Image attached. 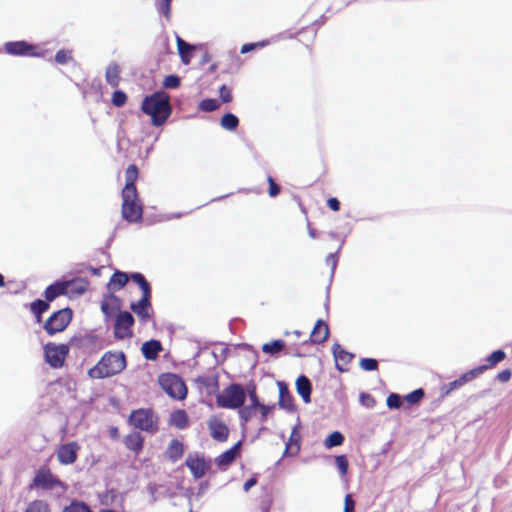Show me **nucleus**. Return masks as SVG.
I'll use <instances>...</instances> for the list:
<instances>
[{"label":"nucleus","instance_id":"obj_1","mask_svg":"<svg viewBox=\"0 0 512 512\" xmlns=\"http://www.w3.org/2000/svg\"><path fill=\"white\" fill-rule=\"evenodd\" d=\"M127 366L124 352L107 351L96 365L88 370L91 379L110 378L120 374Z\"/></svg>","mask_w":512,"mask_h":512},{"label":"nucleus","instance_id":"obj_2","mask_svg":"<svg viewBox=\"0 0 512 512\" xmlns=\"http://www.w3.org/2000/svg\"><path fill=\"white\" fill-rule=\"evenodd\" d=\"M142 111L150 115L154 126H161L171 114L169 97L164 92H156L144 98Z\"/></svg>","mask_w":512,"mask_h":512},{"label":"nucleus","instance_id":"obj_3","mask_svg":"<svg viewBox=\"0 0 512 512\" xmlns=\"http://www.w3.org/2000/svg\"><path fill=\"white\" fill-rule=\"evenodd\" d=\"M246 400V392L240 384H231L223 394L217 396L219 407L228 409H239Z\"/></svg>","mask_w":512,"mask_h":512},{"label":"nucleus","instance_id":"obj_4","mask_svg":"<svg viewBox=\"0 0 512 512\" xmlns=\"http://www.w3.org/2000/svg\"><path fill=\"white\" fill-rule=\"evenodd\" d=\"M129 423L136 429L154 434L158 431V418L150 409H138L132 411Z\"/></svg>","mask_w":512,"mask_h":512},{"label":"nucleus","instance_id":"obj_5","mask_svg":"<svg viewBox=\"0 0 512 512\" xmlns=\"http://www.w3.org/2000/svg\"><path fill=\"white\" fill-rule=\"evenodd\" d=\"M161 388L173 399L183 400L187 395V387L176 374L166 373L159 377Z\"/></svg>","mask_w":512,"mask_h":512},{"label":"nucleus","instance_id":"obj_6","mask_svg":"<svg viewBox=\"0 0 512 512\" xmlns=\"http://www.w3.org/2000/svg\"><path fill=\"white\" fill-rule=\"evenodd\" d=\"M72 319V310L64 308L54 312L45 322L44 329L48 335L53 336L62 332L68 326Z\"/></svg>","mask_w":512,"mask_h":512},{"label":"nucleus","instance_id":"obj_7","mask_svg":"<svg viewBox=\"0 0 512 512\" xmlns=\"http://www.w3.org/2000/svg\"><path fill=\"white\" fill-rule=\"evenodd\" d=\"M122 216L129 222H138L142 219V206L138 203V193L122 194Z\"/></svg>","mask_w":512,"mask_h":512},{"label":"nucleus","instance_id":"obj_8","mask_svg":"<svg viewBox=\"0 0 512 512\" xmlns=\"http://www.w3.org/2000/svg\"><path fill=\"white\" fill-rule=\"evenodd\" d=\"M33 487H39L43 490H55L57 488H60L62 491L66 490L65 484L49 470L45 469H40L36 473L33 483L30 485V489Z\"/></svg>","mask_w":512,"mask_h":512},{"label":"nucleus","instance_id":"obj_9","mask_svg":"<svg viewBox=\"0 0 512 512\" xmlns=\"http://www.w3.org/2000/svg\"><path fill=\"white\" fill-rule=\"evenodd\" d=\"M68 353L69 347L65 344L48 343L44 346L45 359L53 368L62 367Z\"/></svg>","mask_w":512,"mask_h":512},{"label":"nucleus","instance_id":"obj_10","mask_svg":"<svg viewBox=\"0 0 512 512\" xmlns=\"http://www.w3.org/2000/svg\"><path fill=\"white\" fill-rule=\"evenodd\" d=\"M134 324V318L132 314L128 311L119 312L115 325H114V334L118 339H124L126 337H130L132 335L131 327Z\"/></svg>","mask_w":512,"mask_h":512},{"label":"nucleus","instance_id":"obj_11","mask_svg":"<svg viewBox=\"0 0 512 512\" xmlns=\"http://www.w3.org/2000/svg\"><path fill=\"white\" fill-rule=\"evenodd\" d=\"M185 465L196 479L202 478L210 468V464L205 460L204 456L197 453L189 454L186 458Z\"/></svg>","mask_w":512,"mask_h":512},{"label":"nucleus","instance_id":"obj_12","mask_svg":"<svg viewBox=\"0 0 512 512\" xmlns=\"http://www.w3.org/2000/svg\"><path fill=\"white\" fill-rule=\"evenodd\" d=\"M80 445L76 441L65 443L59 446L56 455L60 464L70 465L77 460Z\"/></svg>","mask_w":512,"mask_h":512},{"label":"nucleus","instance_id":"obj_13","mask_svg":"<svg viewBox=\"0 0 512 512\" xmlns=\"http://www.w3.org/2000/svg\"><path fill=\"white\" fill-rule=\"evenodd\" d=\"M151 297L152 294H142L137 302H132L130 309L140 318L143 323H147L151 319Z\"/></svg>","mask_w":512,"mask_h":512},{"label":"nucleus","instance_id":"obj_14","mask_svg":"<svg viewBox=\"0 0 512 512\" xmlns=\"http://www.w3.org/2000/svg\"><path fill=\"white\" fill-rule=\"evenodd\" d=\"M65 295L70 298H76L83 295L88 288V281L84 278H74L63 281Z\"/></svg>","mask_w":512,"mask_h":512},{"label":"nucleus","instance_id":"obj_15","mask_svg":"<svg viewBox=\"0 0 512 512\" xmlns=\"http://www.w3.org/2000/svg\"><path fill=\"white\" fill-rule=\"evenodd\" d=\"M4 50L9 55L15 56H34V46L25 41L6 42Z\"/></svg>","mask_w":512,"mask_h":512},{"label":"nucleus","instance_id":"obj_16","mask_svg":"<svg viewBox=\"0 0 512 512\" xmlns=\"http://www.w3.org/2000/svg\"><path fill=\"white\" fill-rule=\"evenodd\" d=\"M481 368H473L466 373L462 374L458 379L450 382L448 385L442 387V393L444 395H448L453 390L458 389L468 383L469 381L475 379L481 374Z\"/></svg>","mask_w":512,"mask_h":512},{"label":"nucleus","instance_id":"obj_17","mask_svg":"<svg viewBox=\"0 0 512 512\" xmlns=\"http://www.w3.org/2000/svg\"><path fill=\"white\" fill-rule=\"evenodd\" d=\"M240 447H241V441H238L233 447L226 450L222 454H220L215 459V464L221 468L225 469L227 466H229L232 462L235 461L236 457L240 453Z\"/></svg>","mask_w":512,"mask_h":512},{"label":"nucleus","instance_id":"obj_18","mask_svg":"<svg viewBox=\"0 0 512 512\" xmlns=\"http://www.w3.org/2000/svg\"><path fill=\"white\" fill-rule=\"evenodd\" d=\"M279 387V406L280 408L288 411H296L293 396L290 394L287 385L284 382H278Z\"/></svg>","mask_w":512,"mask_h":512},{"label":"nucleus","instance_id":"obj_19","mask_svg":"<svg viewBox=\"0 0 512 512\" xmlns=\"http://www.w3.org/2000/svg\"><path fill=\"white\" fill-rule=\"evenodd\" d=\"M137 178H138L137 166L134 164L129 165L125 172L126 184L122 190V194H128V197H130L132 193H137V189L135 186V182H136Z\"/></svg>","mask_w":512,"mask_h":512},{"label":"nucleus","instance_id":"obj_20","mask_svg":"<svg viewBox=\"0 0 512 512\" xmlns=\"http://www.w3.org/2000/svg\"><path fill=\"white\" fill-rule=\"evenodd\" d=\"M332 352L335 358L336 362V368L339 371H344L345 369L342 367L341 363L344 365L349 364L352 359L354 358V355L342 348V346L338 343L334 344L332 346Z\"/></svg>","mask_w":512,"mask_h":512},{"label":"nucleus","instance_id":"obj_21","mask_svg":"<svg viewBox=\"0 0 512 512\" xmlns=\"http://www.w3.org/2000/svg\"><path fill=\"white\" fill-rule=\"evenodd\" d=\"M329 336L328 325L319 319L311 332L310 339L312 343L320 344L327 340Z\"/></svg>","mask_w":512,"mask_h":512},{"label":"nucleus","instance_id":"obj_22","mask_svg":"<svg viewBox=\"0 0 512 512\" xmlns=\"http://www.w3.org/2000/svg\"><path fill=\"white\" fill-rule=\"evenodd\" d=\"M296 390L305 403L311 402L312 385L307 376L301 375L297 378Z\"/></svg>","mask_w":512,"mask_h":512},{"label":"nucleus","instance_id":"obj_23","mask_svg":"<svg viewBox=\"0 0 512 512\" xmlns=\"http://www.w3.org/2000/svg\"><path fill=\"white\" fill-rule=\"evenodd\" d=\"M210 434L213 439L223 442L229 435L228 427L221 421H212L209 423Z\"/></svg>","mask_w":512,"mask_h":512},{"label":"nucleus","instance_id":"obj_24","mask_svg":"<svg viewBox=\"0 0 512 512\" xmlns=\"http://www.w3.org/2000/svg\"><path fill=\"white\" fill-rule=\"evenodd\" d=\"M184 453V445L178 439H172L165 451V456L172 462L179 460Z\"/></svg>","mask_w":512,"mask_h":512},{"label":"nucleus","instance_id":"obj_25","mask_svg":"<svg viewBox=\"0 0 512 512\" xmlns=\"http://www.w3.org/2000/svg\"><path fill=\"white\" fill-rule=\"evenodd\" d=\"M162 350L161 343L158 340H150L143 343L141 351L147 360H155Z\"/></svg>","mask_w":512,"mask_h":512},{"label":"nucleus","instance_id":"obj_26","mask_svg":"<svg viewBox=\"0 0 512 512\" xmlns=\"http://www.w3.org/2000/svg\"><path fill=\"white\" fill-rule=\"evenodd\" d=\"M169 423L178 429H185L189 424L188 415L184 410H176L171 413Z\"/></svg>","mask_w":512,"mask_h":512},{"label":"nucleus","instance_id":"obj_27","mask_svg":"<svg viewBox=\"0 0 512 512\" xmlns=\"http://www.w3.org/2000/svg\"><path fill=\"white\" fill-rule=\"evenodd\" d=\"M61 295H65L63 281H56L55 283L49 285L44 292L45 299L48 302L55 300Z\"/></svg>","mask_w":512,"mask_h":512},{"label":"nucleus","instance_id":"obj_28","mask_svg":"<svg viewBox=\"0 0 512 512\" xmlns=\"http://www.w3.org/2000/svg\"><path fill=\"white\" fill-rule=\"evenodd\" d=\"M144 438L138 432L129 434L125 438V445L129 450H132L136 453L142 450L143 448Z\"/></svg>","mask_w":512,"mask_h":512},{"label":"nucleus","instance_id":"obj_29","mask_svg":"<svg viewBox=\"0 0 512 512\" xmlns=\"http://www.w3.org/2000/svg\"><path fill=\"white\" fill-rule=\"evenodd\" d=\"M128 280L129 276L127 273L116 271L111 276L108 286L113 290L121 289L127 284Z\"/></svg>","mask_w":512,"mask_h":512},{"label":"nucleus","instance_id":"obj_30","mask_svg":"<svg viewBox=\"0 0 512 512\" xmlns=\"http://www.w3.org/2000/svg\"><path fill=\"white\" fill-rule=\"evenodd\" d=\"M120 68L116 63H110L106 69L105 77L108 84L112 87H116L119 84Z\"/></svg>","mask_w":512,"mask_h":512},{"label":"nucleus","instance_id":"obj_31","mask_svg":"<svg viewBox=\"0 0 512 512\" xmlns=\"http://www.w3.org/2000/svg\"><path fill=\"white\" fill-rule=\"evenodd\" d=\"M505 356L506 355L502 350H496L487 357V359H486L487 364L477 366L476 368H481L482 369L481 374H482L484 371L488 370L489 368L494 367L496 364H498L499 362L504 360Z\"/></svg>","mask_w":512,"mask_h":512},{"label":"nucleus","instance_id":"obj_32","mask_svg":"<svg viewBox=\"0 0 512 512\" xmlns=\"http://www.w3.org/2000/svg\"><path fill=\"white\" fill-rule=\"evenodd\" d=\"M259 410V406H254V404L244 405L239 408V417L243 423H247L251 420Z\"/></svg>","mask_w":512,"mask_h":512},{"label":"nucleus","instance_id":"obj_33","mask_svg":"<svg viewBox=\"0 0 512 512\" xmlns=\"http://www.w3.org/2000/svg\"><path fill=\"white\" fill-rule=\"evenodd\" d=\"M49 309L48 301L37 299L30 304L31 312L36 316L37 321L41 320V315Z\"/></svg>","mask_w":512,"mask_h":512},{"label":"nucleus","instance_id":"obj_34","mask_svg":"<svg viewBox=\"0 0 512 512\" xmlns=\"http://www.w3.org/2000/svg\"><path fill=\"white\" fill-rule=\"evenodd\" d=\"M129 279L133 280L136 284L139 285L142 294H152L151 286L143 274L134 272L129 276Z\"/></svg>","mask_w":512,"mask_h":512},{"label":"nucleus","instance_id":"obj_35","mask_svg":"<svg viewBox=\"0 0 512 512\" xmlns=\"http://www.w3.org/2000/svg\"><path fill=\"white\" fill-rule=\"evenodd\" d=\"M178 52L181 56L182 61L187 64L189 63V54L193 50V46L184 41L182 38L177 37Z\"/></svg>","mask_w":512,"mask_h":512},{"label":"nucleus","instance_id":"obj_36","mask_svg":"<svg viewBox=\"0 0 512 512\" xmlns=\"http://www.w3.org/2000/svg\"><path fill=\"white\" fill-rule=\"evenodd\" d=\"M285 347V342L283 340H274L270 343H265L262 346V351L266 354L275 355L281 352Z\"/></svg>","mask_w":512,"mask_h":512},{"label":"nucleus","instance_id":"obj_37","mask_svg":"<svg viewBox=\"0 0 512 512\" xmlns=\"http://www.w3.org/2000/svg\"><path fill=\"white\" fill-rule=\"evenodd\" d=\"M239 124L238 118L232 113H226L221 119V126L227 130H235Z\"/></svg>","mask_w":512,"mask_h":512},{"label":"nucleus","instance_id":"obj_38","mask_svg":"<svg viewBox=\"0 0 512 512\" xmlns=\"http://www.w3.org/2000/svg\"><path fill=\"white\" fill-rule=\"evenodd\" d=\"M343 441L344 436L340 432L335 431L325 439L324 445L326 448H332L341 445Z\"/></svg>","mask_w":512,"mask_h":512},{"label":"nucleus","instance_id":"obj_39","mask_svg":"<svg viewBox=\"0 0 512 512\" xmlns=\"http://www.w3.org/2000/svg\"><path fill=\"white\" fill-rule=\"evenodd\" d=\"M63 512H92V510L86 503L74 500L63 509Z\"/></svg>","mask_w":512,"mask_h":512},{"label":"nucleus","instance_id":"obj_40","mask_svg":"<svg viewBox=\"0 0 512 512\" xmlns=\"http://www.w3.org/2000/svg\"><path fill=\"white\" fill-rule=\"evenodd\" d=\"M25 512H49V505L43 500H34L28 505Z\"/></svg>","mask_w":512,"mask_h":512},{"label":"nucleus","instance_id":"obj_41","mask_svg":"<svg viewBox=\"0 0 512 512\" xmlns=\"http://www.w3.org/2000/svg\"><path fill=\"white\" fill-rule=\"evenodd\" d=\"M335 463L337 466V469L342 477H344L348 472V459L346 455H338L335 457Z\"/></svg>","mask_w":512,"mask_h":512},{"label":"nucleus","instance_id":"obj_42","mask_svg":"<svg viewBox=\"0 0 512 512\" xmlns=\"http://www.w3.org/2000/svg\"><path fill=\"white\" fill-rule=\"evenodd\" d=\"M300 450V445L298 441L294 439V433L292 434L290 441L286 444V448L283 456H293L298 454Z\"/></svg>","mask_w":512,"mask_h":512},{"label":"nucleus","instance_id":"obj_43","mask_svg":"<svg viewBox=\"0 0 512 512\" xmlns=\"http://www.w3.org/2000/svg\"><path fill=\"white\" fill-rule=\"evenodd\" d=\"M220 106L217 99H204L200 102L199 108L205 112H213Z\"/></svg>","mask_w":512,"mask_h":512},{"label":"nucleus","instance_id":"obj_44","mask_svg":"<svg viewBox=\"0 0 512 512\" xmlns=\"http://www.w3.org/2000/svg\"><path fill=\"white\" fill-rule=\"evenodd\" d=\"M111 101L115 107H122L127 101V95L123 91L117 90L113 93Z\"/></svg>","mask_w":512,"mask_h":512},{"label":"nucleus","instance_id":"obj_45","mask_svg":"<svg viewBox=\"0 0 512 512\" xmlns=\"http://www.w3.org/2000/svg\"><path fill=\"white\" fill-rule=\"evenodd\" d=\"M424 397L423 389L419 388L405 396V400L410 404L418 403Z\"/></svg>","mask_w":512,"mask_h":512},{"label":"nucleus","instance_id":"obj_46","mask_svg":"<svg viewBox=\"0 0 512 512\" xmlns=\"http://www.w3.org/2000/svg\"><path fill=\"white\" fill-rule=\"evenodd\" d=\"M360 367L365 371H374L378 368V362L373 358H362Z\"/></svg>","mask_w":512,"mask_h":512},{"label":"nucleus","instance_id":"obj_47","mask_svg":"<svg viewBox=\"0 0 512 512\" xmlns=\"http://www.w3.org/2000/svg\"><path fill=\"white\" fill-rule=\"evenodd\" d=\"M386 404L390 409H398L402 404V399L398 394L391 393L387 397Z\"/></svg>","mask_w":512,"mask_h":512},{"label":"nucleus","instance_id":"obj_48","mask_svg":"<svg viewBox=\"0 0 512 512\" xmlns=\"http://www.w3.org/2000/svg\"><path fill=\"white\" fill-rule=\"evenodd\" d=\"M163 85L167 89H175L180 86V78L176 75H169L165 78Z\"/></svg>","mask_w":512,"mask_h":512},{"label":"nucleus","instance_id":"obj_49","mask_svg":"<svg viewBox=\"0 0 512 512\" xmlns=\"http://www.w3.org/2000/svg\"><path fill=\"white\" fill-rule=\"evenodd\" d=\"M171 2L172 0H161L157 5L158 12L163 14L167 19L170 18Z\"/></svg>","mask_w":512,"mask_h":512},{"label":"nucleus","instance_id":"obj_50","mask_svg":"<svg viewBox=\"0 0 512 512\" xmlns=\"http://www.w3.org/2000/svg\"><path fill=\"white\" fill-rule=\"evenodd\" d=\"M247 394L250 400V404H254V406H260V401L256 393L255 385L248 386Z\"/></svg>","mask_w":512,"mask_h":512},{"label":"nucleus","instance_id":"obj_51","mask_svg":"<svg viewBox=\"0 0 512 512\" xmlns=\"http://www.w3.org/2000/svg\"><path fill=\"white\" fill-rule=\"evenodd\" d=\"M220 98L224 103H228L232 100L231 89L226 85H222L219 90Z\"/></svg>","mask_w":512,"mask_h":512},{"label":"nucleus","instance_id":"obj_52","mask_svg":"<svg viewBox=\"0 0 512 512\" xmlns=\"http://www.w3.org/2000/svg\"><path fill=\"white\" fill-rule=\"evenodd\" d=\"M71 58V55L68 51L59 50L55 55V61L58 64H65Z\"/></svg>","mask_w":512,"mask_h":512},{"label":"nucleus","instance_id":"obj_53","mask_svg":"<svg viewBox=\"0 0 512 512\" xmlns=\"http://www.w3.org/2000/svg\"><path fill=\"white\" fill-rule=\"evenodd\" d=\"M92 339V336H84V337H72L70 340V344L72 346L81 347L85 345L87 342H90Z\"/></svg>","mask_w":512,"mask_h":512},{"label":"nucleus","instance_id":"obj_54","mask_svg":"<svg viewBox=\"0 0 512 512\" xmlns=\"http://www.w3.org/2000/svg\"><path fill=\"white\" fill-rule=\"evenodd\" d=\"M337 253H338V251L336 253H330L326 257V263H327V265L331 266V274L332 275L334 274L335 269L337 267V263H338Z\"/></svg>","mask_w":512,"mask_h":512},{"label":"nucleus","instance_id":"obj_55","mask_svg":"<svg viewBox=\"0 0 512 512\" xmlns=\"http://www.w3.org/2000/svg\"><path fill=\"white\" fill-rule=\"evenodd\" d=\"M268 183L269 195L271 197H276L280 193V187L275 183L274 179L271 176L268 177Z\"/></svg>","mask_w":512,"mask_h":512},{"label":"nucleus","instance_id":"obj_56","mask_svg":"<svg viewBox=\"0 0 512 512\" xmlns=\"http://www.w3.org/2000/svg\"><path fill=\"white\" fill-rule=\"evenodd\" d=\"M354 510H355V502L352 499V496L350 494H347L345 496L344 512H354Z\"/></svg>","mask_w":512,"mask_h":512},{"label":"nucleus","instance_id":"obj_57","mask_svg":"<svg viewBox=\"0 0 512 512\" xmlns=\"http://www.w3.org/2000/svg\"><path fill=\"white\" fill-rule=\"evenodd\" d=\"M273 408H274V406L260 404L259 411L261 413V417H260L261 422L266 421L268 414L272 411Z\"/></svg>","mask_w":512,"mask_h":512},{"label":"nucleus","instance_id":"obj_58","mask_svg":"<svg viewBox=\"0 0 512 512\" xmlns=\"http://www.w3.org/2000/svg\"><path fill=\"white\" fill-rule=\"evenodd\" d=\"M360 402L366 407H373L375 403L373 397L366 393L360 395Z\"/></svg>","mask_w":512,"mask_h":512},{"label":"nucleus","instance_id":"obj_59","mask_svg":"<svg viewBox=\"0 0 512 512\" xmlns=\"http://www.w3.org/2000/svg\"><path fill=\"white\" fill-rule=\"evenodd\" d=\"M265 45V42H260V43H248V44H244L241 48V53H248L250 51H252L255 47L257 46H260V47H263Z\"/></svg>","mask_w":512,"mask_h":512},{"label":"nucleus","instance_id":"obj_60","mask_svg":"<svg viewBox=\"0 0 512 512\" xmlns=\"http://www.w3.org/2000/svg\"><path fill=\"white\" fill-rule=\"evenodd\" d=\"M511 371L509 369H505L497 374V379L500 382H507L511 378Z\"/></svg>","mask_w":512,"mask_h":512},{"label":"nucleus","instance_id":"obj_61","mask_svg":"<svg viewBox=\"0 0 512 512\" xmlns=\"http://www.w3.org/2000/svg\"><path fill=\"white\" fill-rule=\"evenodd\" d=\"M327 204L328 207L333 211H338L340 209V202L337 198H329Z\"/></svg>","mask_w":512,"mask_h":512},{"label":"nucleus","instance_id":"obj_62","mask_svg":"<svg viewBox=\"0 0 512 512\" xmlns=\"http://www.w3.org/2000/svg\"><path fill=\"white\" fill-rule=\"evenodd\" d=\"M256 484H257V479L255 477H252L244 483L243 489L245 492H248Z\"/></svg>","mask_w":512,"mask_h":512},{"label":"nucleus","instance_id":"obj_63","mask_svg":"<svg viewBox=\"0 0 512 512\" xmlns=\"http://www.w3.org/2000/svg\"><path fill=\"white\" fill-rule=\"evenodd\" d=\"M308 232H309L310 237H312V238H316L317 237V233H316L315 229L309 227L308 228Z\"/></svg>","mask_w":512,"mask_h":512},{"label":"nucleus","instance_id":"obj_64","mask_svg":"<svg viewBox=\"0 0 512 512\" xmlns=\"http://www.w3.org/2000/svg\"><path fill=\"white\" fill-rule=\"evenodd\" d=\"M101 310L103 311L104 314H108V304L107 303H102L101 304Z\"/></svg>","mask_w":512,"mask_h":512}]
</instances>
